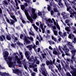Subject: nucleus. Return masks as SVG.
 Segmentation results:
<instances>
[{"label": "nucleus", "instance_id": "aec40b11", "mask_svg": "<svg viewBox=\"0 0 76 76\" xmlns=\"http://www.w3.org/2000/svg\"><path fill=\"white\" fill-rule=\"evenodd\" d=\"M38 15L39 16H41V17L42 18H42H44V17H45L46 18V17L44 16V15H42V13L41 12H38Z\"/></svg>", "mask_w": 76, "mask_h": 76}, {"label": "nucleus", "instance_id": "0eeeda50", "mask_svg": "<svg viewBox=\"0 0 76 76\" xmlns=\"http://www.w3.org/2000/svg\"><path fill=\"white\" fill-rule=\"evenodd\" d=\"M30 9H31V10H32V15H31V17L33 19H36L37 18V15L36 14L34 13L35 12V10L33 8H30Z\"/></svg>", "mask_w": 76, "mask_h": 76}, {"label": "nucleus", "instance_id": "f704fd0d", "mask_svg": "<svg viewBox=\"0 0 76 76\" xmlns=\"http://www.w3.org/2000/svg\"><path fill=\"white\" fill-rule=\"evenodd\" d=\"M65 30H66V31H67L69 32L70 31L69 27H66V28H65Z\"/></svg>", "mask_w": 76, "mask_h": 76}, {"label": "nucleus", "instance_id": "603ef678", "mask_svg": "<svg viewBox=\"0 0 76 76\" xmlns=\"http://www.w3.org/2000/svg\"><path fill=\"white\" fill-rule=\"evenodd\" d=\"M37 68H35L34 69V71H35V72H37Z\"/></svg>", "mask_w": 76, "mask_h": 76}, {"label": "nucleus", "instance_id": "680f3d73", "mask_svg": "<svg viewBox=\"0 0 76 76\" xmlns=\"http://www.w3.org/2000/svg\"><path fill=\"white\" fill-rule=\"evenodd\" d=\"M2 12V11L1 10V9L0 8V14H1Z\"/></svg>", "mask_w": 76, "mask_h": 76}, {"label": "nucleus", "instance_id": "6e6552de", "mask_svg": "<svg viewBox=\"0 0 76 76\" xmlns=\"http://www.w3.org/2000/svg\"><path fill=\"white\" fill-rule=\"evenodd\" d=\"M69 38L72 40V42L74 43L76 42V38L75 36L72 34H71L69 35Z\"/></svg>", "mask_w": 76, "mask_h": 76}, {"label": "nucleus", "instance_id": "b1692460", "mask_svg": "<svg viewBox=\"0 0 76 76\" xmlns=\"http://www.w3.org/2000/svg\"><path fill=\"white\" fill-rule=\"evenodd\" d=\"M10 16L11 17V18L14 19V20L15 21L17 22V20L16 19V18H15V16L14 15H10Z\"/></svg>", "mask_w": 76, "mask_h": 76}, {"label": "nucleus", "instance_id": "f257e3e1", "mask_svg": "<svg viewBox=\"0 0 76 76\" xmlns=\"http://www.w3.org/2000/svg\"><path fill=\"white\" fill-rule=\"evenodd\" d=\"M9 54V53L7 51H5V53H3V55L4 59L7 62V64H8L9 67H14V65H16V62L17 64H19L18 66L20 67H21V61H20L19 59L18 58V56H16L14 59H12L11 57H8Z\"/></svg>", "mask_w": 76, "mask_h": 76}, {"label": "nucleus", "instance_id": "69168bd1", "mask_svg": "<svg viewBox=\"0 0 76 76\" xmlns=\"http://www.w3.org/2000/svg\"><path fill=\"white\" fill-rule=\"evenodd\" d=\"M67 1H68V2H69L70 4H72V2L70 1L69 0H67Z\"/></svg>", "mask_w": 76, "mask_h": 76}, {"label": "nucleus", "instance_id": "de8ad7c7", "mask_svg": "<svg viewBox=\"0 0 76 76\" xmlns=\"http://www.w3.org/2000/svg\"><path fill=\"white\" fill-rule=\"evenodd\" d=\"M11 45V46L12 47V48H15V45H14V44H12Z\"/></svg>", "mask_w": 76, "mask_h": 76}, {"label": "nucleus", "instance_id": "cd10ccee", "mask_svg": "<svg viewBox=\"0 0 76 76\" xmlns=\"http://www.w3.org/2000/svg\"><path fill=\"white\" fill-rule=\"evenodd\" d=\"M69 22V20H66V21H65V23H67V25L68 26H69V27H70V25L69 23H68Z\"/></svg>", "mask_w": 76, "mask_h": 76}, {"label": "nucleus", "instance_id": "bf43d9fd", "mask_svg": "<svg viewBox=\"0 0 76 76\" xmlns=\"http://www.w3.org/2000/svg\"><path fill=\"white\" fill-rule=\"evenodd\" d=\"M49 49L52 50H53V48H52V47L50 46H49Z\"/></svg>", "mask_w": 76, "mask_h": 76}, {"label": "nucleus", "instance_id": "a18cd8bd", "mask_svg": "<svg viewBox=\"0 0 76 76\" xmlns=\"http://www.w3.org/2000/svg\"><path fill=\"white\" fill-rule=\"evenodd\" d=\"M54 14V11H51V15H53Z\"/></svg>", "mask_w": 76, "mask_h": 76}, {"label": "nucleus", "instance_id": "e2e57ef3", "mask_svg": "<svg viewBox=\"0 0 76 76\" xmlns=\"http://www.w3.org/2000/svg\"><path fill=\"white\" fill-rule=\"evenodd\" d=\"M24 5H25V6L26 7H27L28 6V4L27 3H26L24 4Z\"/></svg>", "mask_w": 76, "mask_h": 76}, {"label": "nucleus", "instance_id": "412c9836", "mask_svg": "<svg viewBox=\"0 0 76 76\" xmlns=\"http://www.w3.org/2000/svg\"><path fill=\"white\" fill-rule=\"evenodd\" d=\"M30 31H31V32H32V33H31V32H29V34H30V35L34 36L35 35V34H34V33L32 31L31 29L30 28Z\"/></svg>", "mask_w": 76, "mask_h": 76}, {"label": "nucleus", "instance_id": "09e8293b", "mask_svg": "<svg viewBox=\"0 0 76 76\" xmlns=\"http://www.w3.org/2000/svg\"><path fill=\"white\" fill-rule=\"evenodd\" d=\"M37 39H38V40H39V42H41V41L39 40V37L38 36L37 37Z\"/></svg>", "mask_w": 76, "mask_h": 76}, {"label": "nucleus", "instance_id": "e433bc0d", "mask_svg": "<svg viewBox=\"0 0 76 76\" xmlns=\"http://www.w3.org/2000/svg\"><path fill=\"white\" fill-rule=\"evenodd\" d=\"M25 8V6H24V5H22L21 6V9L22 10H23Z\"/></svg>", "mask_w": 76, "mask_h": 76}, {"label": "nucleus", "instance_id": "72a5a7b5", "mask_svg": "<svg viewBox=\"0 0 76 76\" xmlns=\"http://www.w3.org/2000/svg\"><path fill=\"white\" fill-rule=\"evenodd\" d=\"M56 66V67L58 69V70H59V69H61V65H60V64H59L58 65V66Z\"/></svg>", "mask_w": 76, "mask_h": 76}, {"label": "nucleus", "instance_id": "423d86ee", "mask_svg": "<svg viewBox=\"0 0 76 76\" xmlns=\"http://www.w3.org/2000/svg\"><path fill=\"white\" fill-rule=\"evenodd\" d=\"M24 13H25V14L26 15V18H27V19L29 20L30 21L31 23H33V20L31 18L30 16L29 15L28 13V11H27V10H25L24 11Z\"/></svg>", "mask_w": 76, "mask_h": 76}, {"label": "nucleus", "instance_id": "58836bf2", "mask_svg": "<svg viewBox=\"0 0 76 76\" xmlns=\"http://www.w3.org/2000/svg\"><path fill=\"white\" fill-rule=\"evenodd\" d=\"M46 32L48 34H50V31L49 30H47V31H46Z\"/></svg>", "mask_w": 76, "mask_h": 76}, {"label": "nucleus", "instance_id": "4d7b16f0", "mask_svg": "<svg viewBox=\"0 0 76 76\" xmlns=\"http://www.w3.org/2000/svg\"><path fill=\"white\" fill-rule=\"evenodd\" d=\"M72 8L75 9V10L76 11V8L75 7V6H72Z\"/></svg>", "mask_w": 76, "mask_h": 76}, {"label": "nucleus", "instance_id": "37998d69", "mask_svg": "<svg viewBox=\"0 0 76 76\" xmlns=\"http://www.w3.org/2000/svg\"><path fill=\"white\" fill-rule=\"evenodd\" d=\"M58 34L61 36L63 34V33H62V32L61 31H59V32H58Z\"/></svg>", "mask_w": 76, "mask_h": 76}, {"label": "nucleus", "instance_id": "3c124183", "mask_svg": "<svg viewBox=\"0 0 76 76\" xmlns=\"http://www.w3.org/2000/svg\"><path fill=\"white\" fill-rule=\"evenodd\" d=\"M62 53V57H64L65 56V54L64 53V52H62V53Z\"/></svg>", "mask_w": 76, "mask_h": 76}, {"label": "nucleus", "instance_id": "ddd939ff", "mask_svg": "<svg viewBox=\"0 0 76 76\" xmlns=\"http://www.w3.org/2000/svg\"><path fill=\"white\" fill-rule=\"evenodd\" d=\"M56 26H54V27L52 28V31H53L54 35L57 36L58 35V32L57 31H55V30L56 29Z\"/></svg>", "mask_w": 76, "mask_h": 76}, {"label": "nucleus", "instance_id": "7ed1b4c3", "mask_svg": "<svg viewBox=\"0 0 76 76\" xmlns=\"http://www.w3.org/2000/svg\"><path fill=\"white\" fill-rule=\"evenodd\" d=\"M25 55L26 57L27 58V60H29V61H32L34 62V64L36 62V64H39V61L37 59V57H35L34 58L33 56H32L29 59L30 56H29V52L26 51L25 52Z\"/></svg>", "mask_w": 76, "mask_h": 76}, {"label": "nucleus", "instance_id": "9b49d317", "mask_svg": "<svg viewBox=\"0 0 76 76\" xmlns=\"http://www.w3.org/2000/svg\"><path fill=\"white\" fill-rule=\"evenodd\" d=\"M52 21H53L54 25L56 26L57 28L59 30V31H60V27L58 25V23H56V22L55 21V20L53 18H52Z\"/></svg>", "mask_w": 76, "mask_h": 76}, {"label": "nucleus", "instance_id": "bb28decb", "mask_svg": "<svg viewBox=\"0 0 76 76\" xmlns=\"http://www.w3.org/2000/svg\"><path fill=\"white\" fill-rule=\"evenodd\" d=\"M27 38L32 42L34 41L33 38L31 36H30V37H27Z\"/></svg>", "mask_w": 76, "mask_h": 76}, {"label": "nucleus", "instance_id": "20e7f679", "mask_svg": "<svg viewBox=\"0 0 76 76\" xmlns=\"http://www.w3.org/2000/svg\"><path fill=\"white\" fill-rule=\"evenodd\" d=\"M42 20L44 21L45 20L46 21V23L47 24L48 26H49V27H52V29L54 27V26L56 27L55 26H53V24H51V23H53V21L51 20L50 19H47L45 17H44V18H42Z\"/></svg>", "mask_w": 76, "mask_h": 76}, {"label": "nucleus", "instance_id": "4be33fe9", "mask_svg": "<svg viewBox=\"0 0 76 76\" xmlns=\"http://www.w3.org/2000/svg\"><path fill=\"white\" fill-rule=\"evenodd\" d=\"M29 66L31 68H34V67H36L37 66V65L36 64H32L31 66L30 65Z\"/></svg>", "mask_w": 76, "mask_h": 76}, {"label": "nucleus", "instance_id": "ea45409f", "mask_svg": "<svg viewBox=\"0 0 76 76\" xmlns=\"http://www.w3.org/2000/svg\"><path fill=\"white\" fill-rule=\"evenodd\" d=\"M58 4L59 5V6H62V7H63V4L61 2H59V3H58Z\"/></svg>", "mask_w": 76, "mask_h": 76}, {"label": "nucleus", "instance_id": "39448f33", "mask_svg": "<svg viewBox=\"0 0 76 76\" xmlns=\"http://www.w3.org/2000/svg\"><path fill=\"white\" fill-rule=\"evenodd\" d=\"M64 1L65 5H66V6L67 7V11H69V13H70V14H71V15H70V17L71 18H72V15L73 16H74V15H75L76 14V12H75L74 11H72V12L71 11H69V9H70L71 10V7L69 6V4L68 3H66V2L65 1L66 0H63Z\"/></svg>", "mask_w": 76, "mask_h": 76}, {"label": "nucleus", "instance_id": "f8f14e48", "mask_svg": "<svg viewBox=\"0 0 76 76\" xmlns=\"http://www.w3.org/2000/svg\"><path fill=\"white\" fill-rule=\"evenodd\" d=\"M41 70L42 71V74L45 76H47L46 73H47V72L46 71L45 68L44 67L42 69H41Z\"/></svg>", "mask_w": 76, "mask_h": 76}, {"label": "nucleus", "instance_id": "2eb2a0df", "mask_svg": "<svg viewBox=\"0 0 76 76\" xmlns=\"http://www.w3.org/2000/svg\"><path fill=\"white\" fill-rule=\"evenodd\" d=\"M7 22L8 23H9L11 25H13V24L14 23H15V22L14 21H13V20H10V21L8 19H7Z\"/></svg>", "mask_w": 76, "mask_h": 76}, {"label": "nucleus", "instance_id": "4468645a", "mask_svg": "<svg viewBox=\"0 0 76 76\" xmlns=\"http://www.w3.org/2000/svg\"><path fill=\"white\" fill-rule=\"evenodd\" d=\"M43 26H44V23L40 24V27H41V29H42V33L44 34L45 33V29L44 28H43Z\"/></svg>", "mask_w": 76, "mask_h": 76}, {"label": "nucleus", "instance_id": "4c0bfd02", "mask_svg": "<svg viewBox=\"0 0 76 76\" xmlns=\"http://www.w3.org/2000/svg\"><path fill=\"white\" fill-rule=\"evenodd\" d=\"M52 40H53L55 42H56V38L54 37L53 36H52Z\"/></svg>", "mask_w": 76, "mask_h": 76}, {"label": "nucleus", "instance_id": "774afa93", "mask_svg": "<svg viewBox=\"0 0 76 76\" xmlns=\"http://www.w3.org/2000/svg\"><path fill=\"white\" fill-rule=\"evenodd\" d=\"M45 64H42V66H43L44 67L45 66Z\"/></svg>", "mask_w": 76, "mask_h": 76}, {"label": "nucleus", "instance_id": "6ab92c4d", "mask_svg": "<svg viewBox=\"0 0 76 76\" xmlns=\"http://www.w3.org/2000/svg\"><path fill=\"white\" fill-rule=\"evenodd\" d=\"M0 40L1 41H3L5 40V37L4 36L2 35L0 36Z\"/></svg>", "mask_w": 76, "mask_h": 76}, {"label": "nucleus", "instance_id": "473e14b6", "mask_svg": "<svg viewBox=\"0 0 76 76\" xmlns=\"http://www.w3.org/2000/svg\"><path fill=\"white\" fill-rule=\"evenodd\" d=\"M7 40H10L11 39V38L10 37V36H8V35L7 36Z\"/></svg>", "mask_w": 76, "mask_h": 76}, {"label": "nucleus", "instance_id": "f3484780", "mask_svg": "<svg viewBox=\"0 0 76 76\" xmlns=\"http://www.w3.org/2000/svg\"><path fill=\"white\" fill-rule=\"evenodd\" d=\"M32 26H33L34 30H35V31H37V32H38V27H37V26H35L34 24H32Z\"/></svg>", "mask_w": 76, "mask_h": 76}, {"label": "nucleus", "instance_id": "a19ab883", "mask_svg": "<svg viewBox=\"0 0 76 76\" xmlns=\"http://www.w3.org/2000/svg\"><path fill=\"white\" fill-rule=\"evenodd\" d=\"M25 1V2H26L27 3H29L30 1H27L26 0H21V1Z\"/></svg>", "mask_w": 76, "mask_h": 76}, {"label": "nucleus", "instance_id": "dca6fc26", "mask_svg": "<svg viewBox=\"0 0 76 76\" xmlns=\"http://www.w3.org/2000/svg\"><path fill=\"white\" fill-rule=\"evenodd\" d=\"M46 64L47 66H48L50 64V65H52V64H53V63L51 61H46Z\"/></svg>", "mask_w": 76, "mask_h": 76}, {"label": "nucleus", "instance_id": "5701e85b", "mask_svg": "<svg viewBox=\"0 0 76 76\" xmlns=\"http://www.w3.org/2000/svg\"><path fill=\"white\" fill-rule=\"evenodd\" d=\"M53 7H54V8H53V10L54 12H58V10H57V8H56V5L55 6H54Z\"/></svg>", "mask_w": 76, "mask_h": 76}, {"label": "nucleus", "instance_id": "13d9d810", "mask_svg": "<svg viewBox=\"0 0 76 76\" xmlns=\"http://www.w3.org/2000/svg\"><path fill=\"white\" fill-rule=\"evenodd\" d=\"M49 42L50 44V45L52 44V42L51 41H49Z\"/></svg>", "mask_w": 76, "mask_h": 76}, {"label": "nucleus", "instance_id": "8fccbe9b", "mask_svg": "<svg viewBox=\"0 0 76 76\" xmlns=\"http://www.w3.org/2000/svg\"><path fill=\"white\" fill-rule=\"evenodd\" d=\"M63 36H66V33L65 32H64V33H63Z\"/></svg>", "mask_w": 76, "mask_h": 76}, {"label": "nucleus", "instance_id": "f03ea898", "mask_svg": "<svg viewBox=\"0 0 76 76\" xmlns=\"http://www.w3.org/2000/svg\"><path fill=\"white\" fill-rule=\"evenodd\" d=\"M67 46L68 47L70 50H71V53H72L71 58H72V59L73 60V61H75V60L74 59H75V58L74 57L75 55L76 50L74 48V46L71 45V44L70 42H68V44H67L65 46H63L64 47V48L63 49V50L65 51V53H66L65 55L66 56H70V54L66 53H68L69 51V49L66 48Z\"/></svg>", "mask_w": 76, "mask_h": 76}, {"label": "nucleus", "instance_id": "338daca9", "mask_svg": "<svg viewBox=\"0 0 76 76\" xmlns=\"http://www.w3.org/2000/svg\"><path fill=\"white\" fill-rule=\"evenodd\" d=\"M72 76H76V74L75 73L72 74Z\"/></svg>", "mask_w": 76, "mask_h": 76}, {"label": "nucleus", "instance_id": "864d4df0", "mask_svg": "<svg viewBox=\"0 0 76 76\" xmlns=\"http://www.w3.org/2000/svg\"><path fill=\"white\" fill-rule=\"evenodd\" d=\"M39 37H40V39H41V41H42L43 39L42 37L40 35H39Z\"/></svg>", "mask_w": 76, "mask_h": 76}, {"label": "nucleus", "instance_id": "6e6d98bb", "mask_svg": "<svg viewBox=\"0 0 76 76\" xmlns=\"http://www.w3.org/2000/svg\"><path fill=\"white\" fill-rule=\"evenodd\" d=\"M38 43H39V42L38 41H36V45H38Z\"/></svg>", "mask_w": 76, "mask_h": 76}, {"label": "nucleus", "instance_id": "0e129e2a", "mask_svg": "<svg viewBox=\"0 0 76 76\" xmlns=\"http://www.w3.org/2000/svg\"><path fill=\"white\" fill-rule=\"evenodd\" d=\"M36 24L37 25V26H39V23L38 22H37L36 23Z\"/></svg>", "mask_w": 76, "mask_h": 76}, {"label": "nucleus", "instance_id": "79ce46f5", "mask_svg": "<svg viewBox=\"0 0 76 76\" xmlns=\"http://www.w3.org/2000/svg\"><path fill=\"white\" fill-rule=\"evenodd\" d=\"M67 76H71V75H70V73L69 72H67L66 73Z\"/></svg>", "mask_w": 76, "mask_h": 76}, {"label": "nucleus", "instance_id": "49530a36", "mask_svg": "<svg viewBox=\"0 0 76 76\" xmlns=\"http://www.w3.org/2000/svg\"><path fill=\"white\" fill-rule=\"evenodd\" d=\"M62 16H63V17L64 18V16L65 14V13L64 12H62Z\"/></svg>", "mask_w": 76, "mask_h": 76}, {"label": "nucleus", "instance_id": "c03bdc74", "mask_svg": "<svg viewBox=\"0 0 76 76\" xmlns=\"http://www.w3.org/2000/svg\"><path fill=\"white\" fill-rule=\"evenodd\" d=\"M70 67L71 68L72 70H74V67L72 66L71 65H70Z\"/></svg>", "mask_w": 76, "mask_h": 76}, {"label": "nucleus", "instance_id": "c85d7f7f", "mask_svg": "<svg viewBox=\"0 0 76 76\" xmlns=\"http://www.w3.org/2000/svg\"><path fill=\"white\" fill-rule=\"evenodd\" d=\"M17 44H18V45H19V46H20L21 48V47H23V45L21 42H18L17 43Z\"/></svg>", "mask_w": 76, "mask_h": 76}, {"label": "nucleus", "instance_id": "9d476101", "mask_svg": "<svg viewBox=\"0 0 76 76\" xmlns=\"http://www.w3.org/2000/svg\"><path fill=\"white\" fill-rule=\"evenodd\" d=\"M26 48L28 49V50L31 51L32 50V48L34 49V51H36L35 50V48H36V45H34V46H33L32 45H29L26 46Z\"/></svg>", "mask_w": 76, "mask_h": 76}, {"label": "nucleus", "instance_id": "7c9ffc66", "mask_svg": "<svg viewBox=\"0 0 76 76\" xmlns=\"http://www.w3.org/2000/svg\"><path fill=\"white\" fill-rule=\"evenodd\" d=\"M61 49H62V50L64 49V48H62V47L60 46H58V49H59V50H60V52H61V53H63V51Z\"/></svg>", "mask_w": 76, "mask_h": 76}, {"label": "nucleus", "instance_id": "c9c22d12", "mask_svg": "<svg viewBox=\"0 0 76 76\" xmlns=\"http://www.w3.org/2000/svg\"><path fill=\"white\" fill-rule=\"evenodd\" d=\"M51 9V7L49 5H48V11H50V10Z\"/></svg>", "mask_w": 76, "mask_h": 76}, {"label": "nucleus", "instance_id": "2f4dec72", "mask_svg": "<svg viewBox=\"0 0 76 76\" xmlns=\"http://www.w3.org/2000/svg\"><path fill=\"white\" fill-rule=\"evenodd\" d=\"M29 70L30 71V72L31 73V75L32 76H35V73H34V72H32V71L31 69H30Z\"/></svg>", "mask_w": 76, "mask_h": 76}, {"label": "nucleus", "instance_id": "a211bd4d", "mask_svg": "<svg viewBox=\"0 0 76 76\" xmlns=\"http://www.w3.org/2000/svg\"><path fill=\"white\" fill-rule=\"evenodd\" d=\"M15 73L17 74V75H20V76H22V72H20L18 70H17V71L15 72Z\"/></svg>", "mask_w": 76, "mask_h": 76}, {"label": "nucleus", "instance_id": "5fc2aeb1", "mask_svg": "<svg viewBox=\"0 0 76 76\" xmlns=\"http://www.w3.org/2000/svg\"><path fill=\"white\" fill-rule=\"evenodd\" d=\"M22 22L23 23V24H26L25 21L24 20H22Z\"/></svg>", "mask_w": 76, "mask_h": 76}, {"label": "nucleus", "instance_id": "393cba45", "mask_svg": "<svg viewBox=\"0 0 76 76\" xmlns=\"http://www.w3.org/2000/svg\"><path fill=\"white\" fill-rule=\"evenodd\" d=\"M19 54H20V56L21 59L23 61L22 59L23 58V56L22 53L21 51H20V50H19Z\"/></svg>", "mask_w": 76, "mask_h": 76}, {"label": "nucleus", "instance_id": "c756f323", "mask_svg": "<svg viewBox=\"0 0 76 76\" xmlns=\"http://www.w3.org/2000/svg\"><path fill=\"white\" fill-rule=\"evenodd\" d=\"M0 74L2 76H5L7 75V73L6 72L2 73L0 72Z\"/></svg>", "mask_w": 76, "mask_h": 76}, {"label": "nucleus", "instance_id": "a878e982", "mask_svg": "<svg viewBox=\"0 0 76 76\" xmlns=\"http://www.w3.org/2000/svg\"><path fill=\"white\" fill-rule=\"evenodd\" d=\"M53 53L54 54H55V55H57V52L56 51V48H54L53 50Z\"/></svg>", "mask_w": 76, "mask_h": 76}, {"label": "nucleus", "instance_id": "1a4fd4ad", "mask_svg": "<svg viewBox=\"0 0 76 76\" xmlns=\"http://www.w3.org/2000/svg\"><path fill=\"white\" fill-rule=\"evenodd\" d=\"M20 38L21 39H23L24 40V44L25 45V43L29 44L30 43V41H29L27 38L26 37H25L24 38H23V36L22 34L20 35Z\"/></svg>", "mask_w": 76, "mask_h": 76}, {"label": "nucleus", "instance_id": "052dcab7", "mask_svg": "<svg viewBox=\"0 0 76 76\" xmlns=\"http://www.w3.org/2000/svg\"><path fill=\"white\" fill-rule=\"evenodd\" d=\"M40 48H38V50H37V52H38V53H39L40 51Z\"/></svg>", "mask_w": 76, "mask_h": 76}]
</instances>
